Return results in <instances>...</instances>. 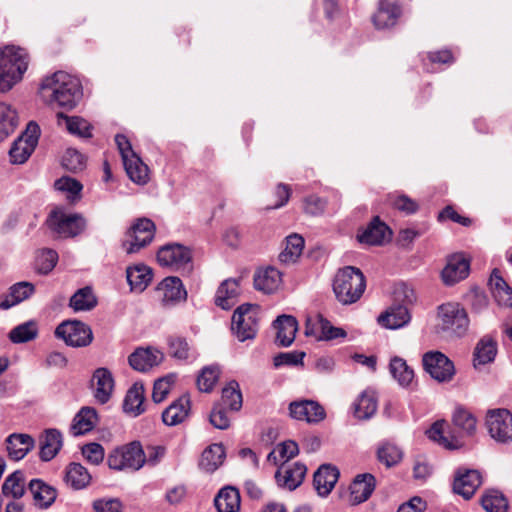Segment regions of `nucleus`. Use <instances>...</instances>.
<instances>
[{
  "label": "nucleus",
  "instance_id": "10",
  "mask_svg": "<svg viewBox=\"0 0 512 512\" xmlns=\"http://www.w3.org/2000/svg\"><path fill=\"white\" fill-rule=\"evenodd\" d=\"M157 261L163 267L190 271L192 269V252L188 247L178 243L166 244L158 250Z\"/></svg>",
  "mask_w": 512,
  "mask_h": 512
},
{
  "label": "nucleus",
  "instance_id": "35",
  "mask_svg": "<svg viewBox=\"0 0 512 512\" xmlns=\"http://www.w3.org/2000/svg\"><path fill=\"white\" fill-rule=\"evenodd\" d=\"M144 399L143 384L138 382L134 383L132 387L127 391V394L124 398V411L133 416L142 414L145 411L143 406Z\"/></svg>",
  "mask_w": 512,
  "mask_h": 512
},
{
  "label": "nucleus",
  "instance_id": "51",
  "mask_svg": "<svg viewBox=\"0 0 512 512\" xmlns=\"http://www.w3.org/2000/svg\"><path fill=\"white\" fill-rule=\"evenodd\" d=\"M58 261V254L52 249L39 251L35 258V269L40 274H47L55 267Z\"/></svg>",
  "mask_w": 512,
  "mask_h": 512
},
{
  "label": "nucleus",
  "instance_id": "39",
  "mask_svg": "<svg viewBox=\"0 0 512 512\" xmlns=\"http://www.w3.org/2000/svg\"><path fill=\"white\" fill-rule=\"evenodd\" d=\"M254 288H278L282 273L273 266L258 268L253 276Z\"/></svg>",
  "mask_w": 512,
  "mask_h": 512
},
{
  "label": "nucleus",
  "instance_id": "5",
  "mask_svg": "<svg viewBox=\"0 0 512 512\" xmlns=\"http://www.w3.org/2000/svg\"><path fill=\"white\" fill-rule=\"evenodd\" d=\"M48 228L58 238H73L84 232L87 226L86 218L78 213H67L57 208L51 211L47 218Z\"/></svg>",
  "mask_w": 512,
  "mask_h": 512
},
{
  "label": "nucleus",
  "instance_id": "12",
  "mask_svg": "<svg viewBox=\"0 0 512 512\" xmlns=\"http://www.w3.org/2000/svg\"><path fill=\"white\" fill-rule=\"evenodd\" d=\"M39 137V126L29 123L26 131L18 137L9 150V156L13 164H23L35 150Z\"/></svg>",
  "mask_w": 512,
  "mask_h": 512
},
{
  "label": "nucleus",
  "instance_id": "16",
  "mask_svg": "<svg viewBox=\"0 0 512 512\" xmlns=\"http://www.w3.org/2000/svg\"><path fill=\"white\" fill-rule=\"evenodd\" d=\"M481 483L482 477L479 471L460 468L455 475L453 490L465 499H470Z\"/></svg>",
  "mask_w": 512,
  "mask_h": 512
},
{
  "label": "nucleus",
  "instance_id": "34",
  "mask_svg": "<svg viewBox=\"0 0 512 512\" xmlns=\"http://www.w3.org/2000/svg\"><path fill=\"white\" fill-rule=\"evenodd\" d=\"M97 414L93 408L83 407L74 417L70 427L73 436L90 432L96 424Z\"/></svg>",
  "mask_w": 512,
  "mask_h": 512
},
{
  "label": "nucleus",
  "instance_id": "53",
  "mask_svg": "<svg viewBox=\"0 0 512 512\" xmlns=\"http://www.w3.org/2000/svg\"><path fill=\"white\" fill-rule=\"evenodd\" d=\"M319 324V341H332L345 339L347 337V332L343 328L333 326L331 322L324 317H319Z\"/></svg>",
  "mask_w": 512,
  "mask_h": 512
},
{
  "label": "nucleus",
  "instance_id": "60",
  "mask_svg": "<svg viewBox=\"0 0 512 512\" xmlns=\"http://www.w3.org/2000/svg\"><path fill=\"white\" fill-rule=\"evenodd\" d=\"M444 421H436L432 424V426L426 431V434L429 439L439 443L440 445L454 449L456 446L452 445L451 442L444 436Z\"/></svg>",
  "mask_w": 512,
  "mask_h": 512
},
{
  "label": "nucleus",
  "instance_id": "31",
  "mask_svg": "<svg viewBox=\"0 0 512 512\" xmlns=\"http://www.w3.org/2000/svg\"><path fill=\"white\" fill-rule=\"evenodd\" d=\"M497 354V342L491 336L482 337L475 346L473 365L476 369L492 363Z\"/></svg>",
  "mask_w": 512,
  "mask_h": 512
},
{
  "label": "nucleus",
  "instance_id": "23",
  "mask_svg": "<svg viewBox=\"0 0 512 512\" xmlns=\"http://www.w3.org/2000/svg\"><path fill=\"white\" fill-rule=\"evenodd\" d=\"M190 410L191 402L189 396L182 395L162 412V421L167 426H176L187 419Z\"/></svg>",
  "mask_w": 512,
  "mask_h": 512
},
{
  "label": "nucleus",
  "instance_id": "20",
  "mask_svg": "<svg viewBox=\"0 0 512 512\" xmlns=\"http://www.w3.org/2000/svg\"><path fill=\"white\" fill-rule=\"evenodd\" d=\"M376 487V478L370 473L358 474L350 485V503L358 505L367 501Z\"/></svg>",
  "mask_w": 512,
  "mask_h": 512
},
{
  "label": "nucleus",
  "instance_id": "27",
  "mask_svg": "<svg viewBox=\"0 0 512 512\" xmlns=\"http://www.w3.org/2000/svg\"><path fill=\"white\" fill-rule=\"evenodd\" d=\"M411 320L408 309L403 305H395L381 313L377 322L386 329H399L406 326Z\"/></svg>",
  "mask_w": 512,
  "mask_h": 512
},
{
  "label": "nucleus",
  "instance_id": "30",
  "mask_svg": "<svg viewBox=\"0 0 512 512\" xmlns=\"http://www.w3.org/2000/svg\"><path fill=\"white\" fill-rule=\"evenodd\" d=\"M95 385L94 397L96 400L105 404L111 397L114 388V379L107 368H98L95 370L92 379Z\"/></svg>",
  "mask_w": 512,
  "mask_h": 512
},
{
  "label": "nucleus",
  "instance_id": "48",
  "mask_svg": "<svg viewBox=\"0 0 512 512\" xmlns=\"http://www.w3.org/2000/svg\"><path fill=\"white\" fill-rule=\"evenodd\" d=\"M377 459L389 468L401 461L402 451L396 445L385 442L377 449Z\"/></svg>",
  "mask_w": 512,
  "mask_h": 512
},
{
  "label": "nucleus",
  "instance_id": "25",
  "mask_svg": "<svg viewBox=\"0 0 512 512\" xmlns=\"http://www.w3.org/2000/svg\"><path fill=\"white\" fill-rule=\"evenodd\" d=\"M213 503L217 512H239L241 507L240 492L236 487L226 485L217 492Z\"/></svg>",
  "mask_w": 512,
  "mask_h": 512
},
{
  "label": "nucleus",
  "instance_id": "7",
  "mask_svg": "<svg viewBox=\"0 0 512 512\" xmlns=\"http://www.w3.org/2000/svg\"><path fill=\"white\" fill-rule=\"evenodd\" d=\"M155 229V224L150 219H138L126 232L122 242L123 249L127 254L139 252L152 242Z\"/></svg>",
  "mask_w": 512,
  "mask_h": 512
},
{
  "label": "nucleus",
  "instance_id": "38",
  "mask_svg": "<svg viewBox=\"0 0 512 512\" xmlns=\"http://www.w3.org/2000/svg\"><path fill=\"white\" fill-rule=\"evenodd\" d=\"M304 238L299 234H291L286 237V246L279 254V261L284 264H294L302 255Z\"/></svg>",
  "mask_w": 512,
  "mask_h": 512
},
{
  "label": "nucleus",
  "instance_id": "63",
  "mask_svg": "<svg viewBox=\"0 0 512 512\" xmlns=\"http://www.w3.org/2000/svg\"><path fill=\"white\" fill-rule=\"evenodd\" d=\"M226 408L215 404L210 413V423L217 429L225 430L230 426V420L226 415Z\"/></svg>",
  "mask_w": 512,
  "mask_h": 512
},
{
  "label": "nucleus",
  "instance_id": "56",
  "mask_svg": "<svg viewBox=\"0 0 512 512\" xmlns=\"http://www.w3.org/2000/svg\"><path fill=\"white\" fill-rule=\"evenodd\" d=\"M62 165L71 172L81 171L85 167V157L75 149H67L62 159Z\"/></svg>",
  "mask_w": 512,
  "mask_h": 512
},
{
  "label": "nucleus",
  "instance_id": "42",
  "mask_svg": "<svg viewBox=\"0 0 512 512\" xmlns=\"http://www.w3.org/2000/svg\"><path fill=\"white\" fill-rule=\"evenodd\" d=\"M242 403L243 399L239 383L235 380H231L222 389L221 401L218 404L231 411L237 412L242 408Z\"/></svg>",
  "mask_w": 512,
  "mask_h": 512
},
{
  "label": "nucleus",
  "instance_id": "43",
  "mask_svg": "<svg viewBox=\"0 0 512 512\" xmlns=\"http://www.w3.org/2000/svg\"><path fill=\"white\" fill-rule=\"evenodd\" d=\"M354 416L359 420L370 419L377 411V399L374 393L363 392L353 404Z\"/></svg>",
  "mask_w": 512,
  "mask_h": 512
},
{
  "label": "nucleus",
  "instance_id": "22",
  "mask_svg": "<svg viewBox=\"0 0 512 512\" xmlns=\"http://www.w3.org/2000/svg\"><path fill=\"white\" fill-rule=\"evenodd\" d=\"M63 445L62 434L59 430L46 429L39 437V457L42 461L52 460L60 451Z\"/></svg>",
  "mask_w": 512,
  "mask_h": 512
},
{
  "label": "nucleus",
  "instance_id": "55",
  "mask_svg": "<svg viewBox=\"0 0 512 512\" xmlns=\"http://www.w3.org/2000/svg\"><path fill=\"white\" fill-rule=\"evenodd\" d=\"M34 290H10L9 293L0 296V309L7 310L28 299Z\"/></svg>",
  "mask_w": 512,
  "mask_h": 512
},
{
  "label": "nucleus",
  "instance_id": "24",
  "mask_svg": "<svg viewBox=\"0 0 512 512\" xmlns=\"http://www.w3.org/2000/svg\"><path fill=\"white\" fill-rule=\"evenodd\" d=\"M400 14L401 9L396 0H380L373 23L377 29L389 28L396 24Z\"/></svg>",
  "mask_w": 512,
  "mask_h": 512
},
{
  "label": "nucleus",
  "instance_id": "57",
  "mask_svg": "<svg viewBox=\"0 0 512 512\" xmlns=\"http://www.w3.org/2000/svg\"><path fill=\"white\" fill-rule=\"evenodd\" d=\"M170 354L179 360H186L191 355V348L183 337H171L169 339Z\"/></svg>",
  "mask_w": 512,
  "mask_h": 512
},
{
  "label": "nucleus",
  "instance_id": "33",
  "mask_svg": "<svg viewBox=\"0 0 512 512\" xmlns=\"http://www.w3.org/2000/svg\"><path fill=\"white\" fill-rule=\"evenodd\" d=\"M57 124L64 127L70 134L84 138L91 137V126L82 117L67 116L59 112L57 113Z\"/></svg>",
  "mask_w": 512,
  "mask_h": 512
},
{
  "label": "nucleus",
  "instance_id": "54",
  "mask_svg": "<svg viewBox=\"0 0 512 512\" xmlns=\"http://www.w3.org/2000/svg\"><path fill=\"white\" fill-rule=\"evenodd\" d=\"M175 382L174 375H168L155 381L152 392V399L155 403H161L169 394Z\"/></svg>",
  "mask_w": 512,
  "mask_h": 512
},
{
  "label": "nucleus",
  "instance_id": "21",
  "mask_svg": "<svg viewBox=\"0 0 512 512\" xmlns=\"http://www.w3.org/2000/svg\"><path fill=\"white\" fill-rule=\"evenodd\" d=\"M163 360V353L151 347L137 348L129 357V365L137 371L145 372Z\"/></svg>",
  "mask_w": 512,
  "mask_h": 512
},
{
  "label": "nucleus",
  "instance_id": "45",
  "mask_svg": "<svg viewBox=\"0 0 512 512\" xmlns=\"http://www.w3.org/2000/svg\"><path fill=\"white\" fill-rule=\"evenodd\" d=\"M2 493L13 499L21 498L25 493V480L23 473L19 470L10 474L2 485Z\"/></svg>",
  "mask_w": 512,
  "mask_h": 512
},
{
  "label": "nucleus",
  "instance_id": "64",
  "mask_svg": "<svg viewBox=\"0 0 512 512\" xmlns=\"http://www.w3.org/2000/svg\"><path fill=\"white\" fill-rule=\"evenodd\" d=\"M95 512H121L122 503L115 498H103L93 502Z\"/></svg>",
  "mask_w": 512,
  "mask_h": 512
},
{
  "label": "nucleus",
  "instance_id": "37",
  "mask_svg": "<svg viewBox=\"0 0 512 512\" xmlns=\"http://www.w3.org/2000/svg\"><path fill=\"white\" fill-rule=\"evenodd\" d=\"M19 123L16 109L5 102H0V142L14 132Z\"/></svg>",
  "mask_w": 512,
  "mask_h": 512
},
{
  "label": "nucleus",
  "instance_id": "40",
  "mask_svg": "<svg viewBox=\"0 0 512 512\" xmlns=\"http://www.w3.org/2000/svg\"><path fill=\"white\" fill-rule=\"evenodd\" d=\"M127 282L131 288H147L153 278V271L144 264H136L126 269Z\"/></svg>",
  "mask_w": 512,
  "mask_h": 512
},
{
  "label": "nucleus",
  "instance_id": "47",
  "mask_svg": "<svg viewBox=\"0 0 512 512\" xmlns=\"http://www.w3.org/2000/svg\"><path fill=\"white\" fill-rule=\"evenodd\" d=\"M38 335V328L34 321H28L14 327L9 332L11 342L19 344L35 339Z\"/></svg>",
  "mask_w": 512,
  "mask_h": 512
},
{
  "label": "nucleus",
  "instance_id": "3",
  "mask_svg": "<svg viewBox=\"0 0 512 512\" xmlns=\"http://www.w3.org/2000/svg\"><path fill=\"white\" fill-rule=\"evenodd\" d=\"M29 65L27 51L19 46L7 45L0 50V92L10 91L20 82Z\"/></svg>",
  "mask_w": 512,
  "mask_h": 512
},
{
  "label": "nucleus",
  "instance_id": "41",
  "mask_svg": "<svg viewBox=\"0 0 512 512\" xmlns=\"http://www.w3.org/2000/svg\"><path fill=\"white\" fill-rule=\"evenodd\" d=\"M65 481L73 489L80 490L91 482V475L80 463H70L66 468Z\"/></svg>",
  "mask_w": 512,
  "mask_h": 512
},
{
  "label": "nucleus",
  "instance_id": "46",
  "mask_svg": "<svg viewBox=\"0 0 512 512\" xmlns=\"http://www.w3.org/2000/svg\"><path fill=\"white\" fill-rule=\"evenodd\" d=\"M98 303V298L93 293V290H76L71 296L69 306L75 311H89L92 310Z\"/></svg>",
  "mask_w": 512,
  "mask_h": 512
},
{
  "label": "nucleus",
  "instance_id": "52",
  "mask_svg": "<svg viewBox=\"0 0 512 512\" xmlns=\"http://www.w3.org/2000/svg\"><path fill=\"white\" fill-rule=\"evenodd\" d=\"M219 368L217 366L204 367L197 378V386L202 392H211L218 380Z\"/></svg>",
  "mask_w": 512,
  "mask_h": 512
},
{
  "label": "nucleus",
  "instance_id": "1",
  "mask_svg": "<svg viewBox=\"0 0 512 512\" xmlns=\"http://www.w3.org/2000/svg\"><path fill=\"white\" fill-rule=\"evenodd\" d=\"M39 92L46 103L66 110L75 108L83 96L80 80L65 71L46 76L40 84Z\"/></svg>",
  "mask_w": 512,
  "mask_h": 512
},
{
  "label": "nucleus",
  "instance_id": "9",
  "mask_svg": "<svg viewBox=\"0 0 512 512\" xmlns=\"http://www.w3.org/2000/svg\"><path fill=\"white\" fill-rule=\"evenodd\" d=\"M486 427L493 440L501 444L512 442V413L505 408L488 410Z\"/></svg>",
  "mask_w": 512,
  "mask_h": 512
},
{
  "label": "nucleus",
  "instance_id": "44",
  "mask_svg": "<svg viewBox=\"0 0 512 512\" xmlns=\"http://www.w3.org/2000/svg\"><path fill=\"white\" fill-rule=\"evenodd\" d=\"M389 369L393 378L403 387L409 386L414 379V370L400 357L391 359Z\"/></svg>",
  "mask_w": 512,
  "mask_h": 512
},
{
  "label": "nucleus",
  "instance_id": "17",
  "mask_svg": "<svg viewBox=\"0 0 512 512\" xmlns=\"http://www.w3.org/2000/svg\"><path fill=\"white\" fill-rule=\"evenodd\" d=\"M391 235L392 232L390 228L376 216L367 227L357 235V239L362 244L379 246L388 241Z\"/></svg>",
  "mask_w": 512,
  "mask_h": 512
},
{
  "label": "nucleus",
  "instance_id": "13",
  "mask_svg": "<svg viewBox=\"0 0 512 512\" xmlns=\"http://www.w3.org/2000/svg\"><path fill=\"white\" fill-rule=\"evenodd\" d=\"M307 474V467L304 463H283L279 466L275 473V481L281 489L294 491L304 481Z\"/></svg>",
  "mask_w": 512,
  "mask_h": 512
},
{
  "label": "nucleus",
  "instance_id": "19",
  "mask_svg": "<svg viewBox=\"0 0 512 512\" xmlns=\"http://www.w3.org/2000/svg\"><path fill=\"white\" fill-rule=\"evenodd\" d=\"M340 472L331 464H322L313 475V486L321 497L328 496L338 481Z\"/></svg>",
  "mask_w": 512,
  "mask_h": 512
},
{
  "label": "nucleus",
  "instance_id": "4",
  "mask_svg": "<svg viewBox=\"0 0 512 512\" xmlns=\"http://www.w3.org/2000/svg\"><path fill=\"white\" fill-rule=\"evenodd\" d=\"M145 463L146 455L139 441L119 446L113 449L107 457L109 468L116 471H138Z\"/></svg>",
  "mask_w": 512,
  "mask_h": 512
},
{
  "label": "nucleus",
  "instance_id": "59",
  "mask_svg": "<svg viewBox=\"0 0 512 512\" xmlns=\"http://www.w3.org/2000/svg\"><path fill=\"white\" fill-rule=\"evenodd\" d=\"M162 294L159 296L161 305L164 308H171L187 299V290H161Z\"/></svg>",
  "mask_w": 512,
  "mask_h": 512
},
{
  "label": "nucleus",
  "instance_id": "62",
  "mask_svg": "<svg viewBox=\"0 0 512 512\" xmlns=\"http://www.w3.org/2000/svg\"><path fill=\"white\" fill-rule=\"evenodd\" d=\"M55 188L59 191L68 192V198H74L82 190V184L70 177H62L55 182Z\"/></svg>",
  "mask_w": 512,
  "mask_h": 512
},
{
  "label": "nucleus",
  "instance_id": "2",
  "mask_svg": "<svg viewBox=\"0 0 512 512\" xmlns=\"http://www.w3.org/2000/svg\"><path fill=\"white\" fill-rule=\"evenodd\" d=\"M470 325L466 309L458 302H446L436 308L433 332L440 338L455 340L464 337Z\"/></svg>",
  "mask_w": 512,
  "mask_h": 512
},
{
  "label": "nucleus",
  "instance_id": "15",
  "mask_svg": "<svg viewBox=\"0 0 512 512\" xmlns=\"http://www.w3.org/2000/svg\"><path fill=\"white\" fill-rule=\"evenodd\" d=\"M289 414L293 419L309 424L319 423L326 417L324 408L317 401L306 399L291 402Z\"/></svg>",
  "mask_w": 512,
  "mask_h": 512
},
{
  "label": "nucleus",
  "instance_id": "61",
  "mask_svg": "<svg viewBox=\"0 0 512 512\" xmlns=\"http://www.w3.org/2000/svg\"><path fill=\"white\" fill-rule=\"evenodd\" d=\"M304 357H305L304 352H299V351L283 352V353L277 354L274 357L273 363H274L275 367H280L283 365H298V364H302Z\"/></svg>",
  "mask_w": 512,
  "mask_h": 512
},
{
  "label": "nucleus",
  "instance_id": "58",
  "mask_svg": "<svg viewBox=\"0 0 512 512\" xmlns=\"http://www.w3.org/2000/svg\"><path fill=\"white\" fill-rule=\"evenodd\" d=\"M82 455L92 465H99L104 460V448L99 443H88L82 447Z\"/></svg>",
  "mask_w": 512,
  "mask_h": 512
},
{
  "label": "nucleus",
  "instance_id": "32",
  "mask_svg": "<svg viewBox=\"0 0 512 512\" xmlns=\"http://www.w3.org/2000/svg\"><path fill=\"white\" fill-rule=\"evenodd\" d=\"M224 459V446L222 444H212L203 451L199 467L207 473H213L222 465Z\"/></svg>",
  "mask_w": 512,
  "mask_h": 512
},
{
  "label": "nucleus",
  "instance_id": "36",
  "mask_svg": "<svg viewBox=\"0 0 512 512\" xmlns=\"http://www.w3.org/2000/svg\"><path fill=\"white\" fill-rule=\"evenodd\" d=\"M125 171L128 177L137 184H146L149 179L148 166L141 160V158L134 154L129 158L123 160Z\"/></svg>",
  "mask_w": 512,
  "mask_h": 512
},
{
  "label": "nucleus",
  "instance_id": "28",
  "mask_svg": "<svg viewBox=\"0 0 512 512\" xmlns=\"http://www.w3.org/2000/svg\"><path fill=\"white\" fill-rule=\"evenodd\" d=\"M28 489L33 496L34 505L40 509L49 508L56 500V489L41 479H32Z\"/></svg>",
  "mask_w": 512,
  "mask_h": 512
},
{
  "label": "nucleus",
  "instance_id": "6",
  "mask_svg": "<svg viewBox=\"0 0 512 512\" xmlns=\"http://www.w3.org/2000/svg\"><path fill=\"white\" fill-rule=\"evenodd\" d=\"M258 305L242 304L233 313L231 329L241 342L253 339L258 331Z\"/></svg>",
  "mask_w": 512,
  "mask_h": 512
},
{
  "label": "nucleus",
  "instance_id": "49",
  "mask_svg": "<svg viewBox=\"0 0 512 512\" xmlns=\"http://www.w3.org/2000/svg\"><path fill=\"white\" fill-rule=\"evenodd\" d=\"M481 503L487 512H506L508 508L507 499L497 490L488 491L482 497Z\"/></svg>",
  "mask_w": 512,
  "mask_h": 512
},
{
  "label": "nucleus",
  "instance_id": "50",
  "mask_svg": "<svg viewBox=\"0 0 512 512\" xmlns=\"http://www.w3.org/2000/svg\"><path fill=\"white\" fill-rule=\"evenodd\" d=\"M453 423L465 434L472 435L476 430L477 421L471 412L462 407H459L453 414Z\"/></svg>",
  "mask_w": 512,
  "mask_h": 512
},
{
  "label": "nucleus",
  "instance_id": "11",
  "mask_svg": "<svg viewBox=\"0 0 512 512\" xmlns=\"http://www.w3.org/2000/svg\"><path fill=\"white\" fill-rule=\"evenodd\" d=\"M424 370L438 382H449L455 375L453 362L440 351H428L422 357Z\"/></svg>",
  "mask_w": 512,
  "mask_h": 512
},
{
  "label": "nucleus",
  "instance_id": "8",
  "mask_svg": "<svg viewBox=\"0 0 512 512\" xmlns=\"http://www.w3.org/2000/svg\"><path fill=\"white\" fill-rule=\"evenodd\" d=\"M55 336L71 347H86L93 340L90 326L79 320L63 321L56 327Z\"/></svg>",
  "mask_w": 512,
  "mask_h": 512
},
{
  "label": "nucleus",
  "instance_id": "29",
  "mask_svg": "<svg viewBox=\"0 0 512 512\" xmlns=\"http://www.w3.org/2000/svg\"><path fill=\"white\" fill-rule=\"evenodd\" d=\"M366 281L362 271L353 266H346L339 269L333 281L335 289L342 288H365Z\"/></svg>",
  "mask_w": 512,
  "mask_h": 512
},
{
  "label": "nucleus",
  "instance_id": "14",
  "mask_svg": "<svg viewBox=\"0 0 512 512\" xmlns=\"http://www.w3.org/2000/svg\"><path fill=\"white\" fill-rule=\"evenodd\" d=\"M469 273L470 259L464 253H454L447 257L441 278L445 285L453 286L467 278Z\"/></svg>",
  "mask_w": 512,
  "mask_h": 512
},
{
  "label": "nucleus",
  "instance_id": "26",
  "mask_svg": "<svg viewBox=\"0 0 512 512\" xmlns=\"http://www.w3.org/2000/svg\"><path fill=\"white\" fill-rule=\"evenodd\" d=\"M277 330L276 343L281 347L290 346L295 339L298 330V323L295 317L291 315H281L273 322Z\"/></svg>",
  "mask_w": 512,
  "mask_h": 512
},
{
  "label": "nucleus",
  "instance_id": "18",
  "mask_svg": "<svg viewBox=\"0 0 512 512\" xmlns=\"http://www.w3.org/2000/svg\"><path fill=\"white\" fill-rule=\"evenodd\" d=\"M34 438L25 433H12L5 439L6 451L9 459L22 460L35 447Z\"/></svg>",
  "mask_w": 512,
  "mask_h": 512
}]
</instances>
